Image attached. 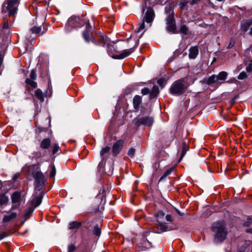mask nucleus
Instances as JSON below:
<instances>
[{
    "label": "nucleus",
    "mask_w": 252,
    "mask_h": 252,
    "mask_svg": "<svg viewBox=\"0 0 252 252\" xmlns=\"http://www.w3.org/2000/svg\"><path fill=\"white\" fill-rule=\"evenodd\" d=\"M213 231L215 232V240L217 242L223 241L226 236L225 225L223 222H216L212 227Z\"/></svg>",
    "instance_id": "1"
},
{
    "label": "nucleus",
    "mask_w": 252,
    "mask_h": 252,
    "mask_svg": "<svg viewBox=\"0 0 252 252\" xmlns=\"http://www.w3.org/2000/svg\"><path fill=\"white\" fill-rule=\"evenodd\" d=\"M18 2L17 0H9L3 3L2 8V12L6 13H8L9 16L14 15L17 11Z\"/></svg>",
    "instance_id": "2"
},
{
    "label": "nucleus",
    "mask_w": 252,
    "mask_h": 252,
    "mask_svg": "<svg viewBox=\"0 0 252 252\" xmlns=\"http://www.w3.org/2000/svg\"><path fill=\"white\" fill-rule=\"evenodd\" d=\"M86 30L83 32V36L87 42H89L90 41H92L95 45L99 44L102 46L106 43L107 40V39L102 36L101 42L102 43L100 44L97 43V41L94 39L92 33L90 32L92 27L89 21L86 24Z\"/></svg>",
    "instance_id": "3"
},
{
    "label": "nucleus",
    "mask_w": 252,
    "mask_h": 252,
    "mask_svg": "<svg viewBox=\"0 0 252 252\" xmlns=\"http://www.w3.org/2000/svg\"><path fill=\"white\" fill-rule=\"evenodd\" d=\"M186 90V88L182 80H178L175 81L172 84L170 89L171 94L177 95H180L183 94Z\"/></svg>",
    "instance_id": "4"
},
{
    "label": "nucleus",
    "mask_w": 252,
    "mask_h": 252,
    "mask_svg": "<svg viewBox=\"0 0 252 252\" xmlns=\"http://www.w3.org/2000/svg\"><path fill=\"white\" fill-rule=\"evenodd\" d=\"M83 25L82 21L78 17H71L69 18L65 25V30L68 32L73 29L79 27Z\"/></svg>",
    "instance_id": "5"
},
{
    "label": "nucleus",
    "mask_w": 252,
    "mask_h": 252,
    "mask_svg": "<svg viewBox=\"0 0 252 252\" xmlns=\"http://www.w3.org/2000/svg\"><path fill=\"white\" fill-rule=\"evenodd\" d=\"M33 177L35 179V188L38 190H40L44 185L46 178H45L44 174L40 172L37 171L35 172L33 174Z\"/></svg>",
    "instance_id": "6"
},
{
    "label": "nucleus",
    "mask_w": 252,
    "mask_h": 252,
    "mask_svg": "<svg viewBox=\"0 0 252 252\" xmlns=\"http://www.w3.org/2000/svg\"><path fill=\"white\" fill-rule=\"evenodd\" d=\"M166 23L167 25V30L169 32L172 33H178L176 31L174 14L167 15Z\"/></svg>",
    "instance_id": "7"
},
{
    "label": "nucleus",
    "mask_w": 252,
    "mask_h": 252,
    "mask_svg": "<svg viewBox=\"0 0 252 252\" xmlns=\"http://www.w3.org/2000/svg\"><path fill=\"white\" fill-rule=\"evenodd\" d=\"M11 200L12 205L11 208V211L18 208L20 206L21 200V195L20 192L18 191L14 192L11 195Z\"/></svg>",
    "instance_id": "8"
},
{
    "label": "nucleus",
    "mask_w": 252,
    "mask_h": 252,
    "mask_svg": "<svg viewBox=\"0 0 252 252\" xmlns=\"http://www.w3.org/2000/svg\"><path fill=\"white\" fill-rule=\"evenodd\" d=\"M153 119L152 117L147 116L139 118L136 122V125L140 126L141 125H144L145 126H151L153 124Z\"/></svg>",
    "instance_id": "9"
},
{
    "label": "nucleus",
    "mask_w": 252,
    "mask_h": 252,
    "mask_svg": "<svg viewBox=\"0 0 252 252\" xmlns=\"http://www.w3.org/2000/svg\"><path fill=\"white\" fill-rule=\"evenodd\" d=\"M133 51V50L132 49H126L118 54L113 55L112 58L115 59H122L128 56Z\"/></svg>",
    "instance_id": "10"
},
{
    "label": "nucleus",
    "mask_w": 252,
    "mask_h": 252,
    "mask_svg": "<svg viewBox=\"0 0 252 252\" xmlns=\"http://www.w3.org/2000/svg\"><path fill=\"white\" fill-rule=\"evenodd\" d=\"M124 141L122 140L117 141L113 145L112 152L115 155H117L122 148Z\"/></svg>",
    "instance_id": "11"
},
{
    "label": "nucleus",
    "mask_w": 252,
    "mask_h": 252,
    "mask_svg": "<svg viewBox=\"0 0 252 252\" xmlns=\"http://www.w3.org/2000/svg\"><path fill=\"white\" fill-rule=\"evenodd\" d=\"M155 16L154 11L152 9H149L146 12L144 19L147 23H150L154 20Z\"/></svg>",
    "instance_id": "12"
},
{
    "label": "nucleus",
    "mask_w": 252,
    "mask_h": 252,
    "mask_svg": "<svg viewBox=\"0 0 252 252\" xmlns=\"http://www.w3.org/2000/svg\"><path fill=\"white\" fill-rule=\"evenodd\" d=\"M198 54V48L197 46H192L189 50V58L194 59L196 58Z\"/></svg>",
    "instance_id": "13"
},
{
    "label": "nucleus",
    "mask_w": 252,
    "mask_h": 252,
    "mask_svg": "<svg viewBox=\"0 0 252 252\" xmlns=\"http://www.w3.org/2000/svg\"><path fill=\"white\" fill-rule=\"evenodd\" d=\"M51 145V140L49 138L43 139L40 144V147L43 149H47Z\"/></svg>",
    "instance_id": "14"
},
{
    "label": "nucleus",
    "mask_w": 252,
    "mask_h": 252,
    "mask_svg": "<svg viewBox=\"0 0 252 252\" xmlns=\"http://www.w3.org/2000/svg\"><path fill=\"white\" fill-rule=\"evenodd\" d=\"M228 74L225 71H221L220 72L218 75H217V78L218 79V82H220V83L223 82L227 78Z\"/></svg>",
    "instance_id": "15"
},
{
    "label": "nucleus",
    "mask_w": 252,
    "mask_h": 252,
    "mask_svg": "<svg viewBox=\"0 0 252 252\" xmlns=\"http://www.w3.org/2000/svg\"><path fill=\"white\" fill-rule=\"evenodd\" d=\"M16 217L17 213L15 212H12L9 215L4 216L3 218V221L4 222H7L15 219Z\"/></svg>",
    "instance_id": "16"
},
{
    "label": "nucleus",
    "mask_w": 252,
    "mask_h": 252,
    "mask_svg": "<svg viewBox=\"0 0 252 252\" xmlns=\"http://www.w3.org/2000/svg\"><path fill=\"white\" fill-rule=\"evenodd\" d=\"M141 97L139 95H135L133 99V106L135 109L139 108L140 104L141 102Z\"/></svg>",
    "instance_id": "17"
},
{
    "label": "nucleus",
    "mask_w": 252,
    "mask_h": 252,
    "mask_svg": "<svg viewBox=\"0 0 252 252\" xmlns=\"http://www.w3.org/2000/svg\"><path fill=\"white\" fill-rule=\"evenodd\" d=\"M42 197L41 195H39L34 198L32 200V205L34 206V208L39 206L42 201Z\"/></svg>",
    "instance_id": "18"
},
{
    "label": "nucleus",
    "mask_w": 252,
    "mask_h": 252,
    "mask_svg": "<svg viewBox=\"0 0 252 252\" xmlns=\"http://www.w3.org/2000/svg\"><path fill=\"white\" fill-rule=\"evenodd\" d=\"M158 94V87L156 85H154L153 87L152 92L150 94L151 99L154 98L157 96Z\"/></svg>",
    "instance_id": "19"
},
{
    "label": "nucleus",
    "mask_w": 252,
    "mask_h": 252,
    "mask_svg": "<svg viewBox=\"0 0 252 252\" xmlns=\"http://www.w3.org/2000/svg\"><path fill=\"white\" fill-rule=\"evenodd\" d=\"M81 222L79 221H72L69 224V228L70 229H74L79 228L81 225Z\"/></svg>",
    "instance_id": "20"
},
{
    "label": "nucleus",
    "mask_w": 252,
    "mask_h": 252,
    "mask_svg": "<svg viewBox=\"0 0 252 252\" xmlns=\"http://www.w3.org/2000/svg\"><path fill=\"white\" fill-rule=\"evenodd\" d=\"M110 150V147L108 146H106L102 148L100 153V156L102 158V159H104L105 158H106V156L108 154Z\"/></svg>",
    "instance_id": "21"
},
{
    "label": "nucleus",
    "mask_w": 252,
    "mask_h": 252,
    "mask_svg": "<svg viewBox=\"0 0 252 252\" xmlns=\"http://www.w3.org/2000/svg\"><path fill=\"white\" fill-rule=\"evenodd\" d=\"M217 82L218 79L217 78V75H212L210 77H209L206 80V83L208 85H210Z\"/></svg>",
    "instance_id": "22"
},
{
    "label": "nucleus",
    "mask_w": 252,
    "mask_h": 252,
    "mask_svg": "<svg viewBox=\"0 0 252 252\" xmlns=\"http://www.w3.org/2000/svg\"><path fill=\"white\" fill-rule=\"evenodd\" d=\"M35 95L40 101H43L44 100L43 93L40 89H38L35 90Z\"/></svg>",
    "instance_id": "23"
},
{
    "label": "nucleus",
    "mask_w": 252,
    "mask_h": 252,
    "mask_svg": "<svg viewBox=\"0 0 252 252\" xmlns=\"http://www.w3.org/2000/svg\"><path fill=\"white\" fill-rule=\"evenodd\" d=\"M165 13L166 15H170L171 14H174L172 7L171 5H168L165 6Z\"/></svg>",
    "instance_id": "24"
},
{
    "label": "nucleus",
    "mask_w": 252,
    "mask_h": 252,
    "mask_svg": "<svg viewBox=\"0 0 252 252\" xmlns=\"http://www.w3.org/2000/svg\"><path fill=\"white\" fill-rule=\"evenodd\" d=\"M8 201V198L4 194L0 195V204L3 205L7 203Z\"/></svg>",
    "instance_id": "25"
},
{
    "label": "nucleus",
    "mask_w": 252,
    "mask_h": 252,
    "mask_svg": "<svg viewBox=\"0 0 252 252\" xmlns=\"http://www.w3.org/2000/svg\"><path fill=\"white\" fill-rule=\"evenodd\" d=\"M182 146V151L180 159H181L183 158V157L186 153V151L188 150V145H187L185 142H184L183 143Z\"/></svg>",
    "instance_id": "26"
},
{
    "label": "nucleus",
    "mask_w": 252,
    "mask_h": 252,
    "mask_svg": "<svg viewBox=\"0 0 252 252\" xmlns=\"http://www.w3.org/2000/svg\"><path fill=\"white\" fill-rule=\"evenodd\" d=\"M158 228L162 231L168 230V226L165 223H159L158 224Z\"/></svg>",
    "instance_id": "27"
},
{
    "label": "nucleus",
    "mask_w": 252,
    "mask_h": 252,
    "mask_svg": "<svg viewBox=\"0 0 252 252\" xmlns=\"http://www.w3.org/2000/svg\"><path fill=\"white\" fill-rule=\"evenodd\" d=\"M189 29L186 25H182L179 31L180 33H183L185 35H187L188 33Z\"/></svg>",
    "instance_id": "28"
},
{
    "label": "nucleus",
    "mask_w": 252,
    "mask_h": 252,
    "mask_svg": "<svg viewBox=\"0 0 252 252\" xmlns=\"http://www.w3.org/2000/svg\"><path fill=\"white\" fill-rule=\"evenodd\" d=\"M26 82L27 84L31 85L34 88L37 87V83L32 79H27L26 81Z\"/></svg>",
    "instance_id": "29"
},
{
    "label": "nucleus",
    "mask_w": 252,
    "mask_h": 252,
    "mask_svg": "<svg viewBox=\"0 0 252 252\" xmlns=\"http://www.w3.org/2000/svg\"><path fill=\"white\" fill-rule=\"evenodd\" d=\"M41 31V28L40 27L35 26L31 29V31L33 33H36V34L40 32Z\"/></svg>",
    "instance_id": "30"
},
{
    "label": "nucleus",
    "mask_w": 252,
    "mask_h": 252,
    "mask_svg": "<svg viewBox=\"0 0 252 252\" xmlns=\"http://www.w3.org/2000/svg\"><path fill=\"white\" fill-rule=\"evenodd\" d=\"M53 150H52V153L53 154H57L59 151H60V147L58 145V144L56 143H54L52 145Z\"/></svg>",
    "instance_id": "31"
},
{
    "label": "nucleus",
    "mask_w": 252,
    "mask_h": 252,
    "mask_svg": "<svg viewBox=\"0 0 252 252\" xmlns=\"http://www.w3.org/2000/svg\"><path fill=\"white\" fill-rule=\"evenodd\" d=\"M93 233L97 236H99L101 234V229L98 225H95L93 230Z\"/></svg>",
    "instance_id": "32"
},
{
    "label": "nucleus",
    "mask_w": 252,
    "mask_h": 252,
    "mask_svg": "<svg viewBox=\"0 0 252 252\" xmlns=\"http://www.w3.org/2000/svg\"><path fill=\"white\" fill-rule=\"evenodd\" d=\"M248 76L246 72L243 71L241 72L239 76H238V78L239 80H243L247 78Z\"/></svg>",
    "instance_id": "33"
},
{
    "label": "nucleus",
    "mask_w": 252,
    "mask_h": 252,
    "mask_svg": "<svg viewBox=\"0 0 252 252\" xmlns=\"http://www.w3.org/2000/svg\"><path fill=\"white\" fill-rule=\"evenodd\" d=\"M76 249L74 244H71L68 245L67 248V252H73Z\"/></svg>",
    "instance_id": "34"
},
{
    "label": "nucleus",
    "mask_w": 252,
    "mask_h": 252,
    "mask_svg": "<svg viewBox=\"0 0 252 252\" xmlns=\"http://www.w3.org/2000/svg\"><path fill=\"white\" fill-rule=\"evenodd\" d=\"M145 28V23L144 21H142L139 24V26L138 28V32H140L143 30Z\"/></svg>",
    "instance_id": "35"
},
{
    "label": "nucleus",
    "mask_w": 252,
    "mask_h": 252,
    "mask_svg": "<svg viewBox=\"0 0 252 252\" xmlns=\"http://www.w3.org/2000/svg\"><path fill=\"white\" fill-rule=\"evenodd\" d=\"M172 171V169L167 170L161 177L160 180H162L164 178H166L167 176H168L171 173Z\"/></svg>",
    "instance_id": "36"
},
{
    "label": "nucleus",
    "mask_w": 252,
    "mask_h": 252,
    "mask_svg": "<svg viewBox=\"0 0 252 252\" xmlns=\"http://www.w3.org/2000/svg\"><path fill=\"white\" fill-rule=\"evenodd\" d=\"M135 150L133 148H131L128 151V153H127V154L128 156L132 157L134 156V154H135Z\"/></svg>",
    "instance_id": "37"
},
{
    "label": "nucleus",
    "mask_w": 252,
    "mask_h": 252,
    "mask_svg": "<svg viewBox=\"0 0 252 252\" xmlns=\"http://www.w3.org/2000/svg\"><path fill=\"white\" fill-rule=\"evenodd\" d=\"M56 175V168L54 166L52 167V169L50 171V176L51 177H54Z\"/></svg>",
    "instance_id": "38"
},
{
    "label": "nucleus",
    "mask_w": 252,
    "mask_h": 252,
    "mask_svg": "<svg viewBox=\"0 0 252 252\" xmlns=\"http://www.w3.org/2000/svg\"><path fill=\"white\" fill-rule=\"evenodd\" d=\"M141 93L143 95L147 94L150 93V90L147 88H144L142 90Z\"/></svg>",
    "instance_id": "39"
},
{
    "label": "nucleus",
    "mask_w": 252,
    "mask_h": 252,
    "mask_svg": "<svg viewBox=\"0 0 252 252\" xmlns=\"http://www.w3.org/2000/svg\"><path fill=\"white\" fill-rule=\"evenodd\" d=\"M30 77L32 80H35L36 78V74L34 70H32L30 74Z\"/></svg>",
    "instance_id": "40"
},
{
    "label": "nucleus",
    "mask_w": 252,
    "mask_h": 252,
    "mask_svg": "<svg viewBox=\"0 0 252 252\" xmlns=\"http://www.w3.org/2000/svg\"><path fill=\"white\" fill-rule=\"evenodd\" d=\"M165 219L167 221L169 222H172L173 220V219L172 218V216L171 215H167L165 217Z\"/></svg>",
    "instance_id": "41"
},
{
    "label": "nucleus",
    "mask_w": 252,
    "mask_h": 252,
    "mask_svg": "<svg viewBox=\"0 0 252 252\" xmlns=\"http://www.w3.org/2000/svg\"><path fill=\"white\" fill-rule=\"evenodd\" d=\"M247 220H248V221L245 222L244 223V225L246 226H249L252 222V220L250 218H248Z\"/></svg>",
    "instance_id": "42"
},
{
    "label": "nucleus",
    "mask_w": 252,
    "mask_h": 252,
    "mask_svg": "<svg viewBox=\"0 0 252 252\" xmlns=\"http://www.w3.org/2000/svg\"><path fill=\"white\" fill-rule=\"evenodd\" d=\"M234 43H234V41H231V42L229 43V45H228V46H227V48H232V47L234 46Z\"/></svg>",
    "instance_id": "43"
},
{
    "label": "nucleus",
    "mask_w": 252,
    "mask_h": 252,
    "mask_svg": "<svg viewBox=\"0 0 252 252\" xmlns=\"http://www.w3.org/2000/svg\"><path fill=\"white\" fill-rule=\"evenodd\" d=\"M5 237H6L5 233L3 232V233L0 234V240H2Z\"/></svg>",
    "instance_id": "44"
},
{
    "label": "nucleus",
    "mask_w": 252,
    "mask_h": 252,
    "mask_svg": "<svg viewBox=\"0 0 252 252\" xmlns=\"http://www.w3.org/2000/svg\"><path fill=\"white\" fill-rule=\"evenodd\" d=\"M164 82V80L162 79H160L159 80H158V84L160 85V86H161L162 83H163Z\"/></svg>",
    "instance_id": "45"
},
{
    "label": "nucleus",
    "mask_w": 252,
    "mask_h": 252,
    "mask_svg": "<svg viewBox=\"0 0 252 252\" xmlns=\"http://www.w3.org/2000/svg\"><path fill=\"white\" fill-rule=\"evenodd\" d=\"M33 154L35 155V157L36 158H39L41 157V153L40 152H35Z\"/></svg>",
    "instance_id": "46"
},
{
    "label": "nucleus",
    "mask_w": 252,
    "mask_h": 252,
    "mask_svg": "<svg viewBox=\"0 0 252 252\" xmlns=\"http://www.w3.org/2000/svg\"><path fill=\"white\" fill-rule=\"evenodd\" d=\"M164 215V214L163 213V212H159L158 214H157V216L158 217H160V216H163Z\"/></svg>",
    "instance_id": "47"
},
{
    "label": "nucleus",
    "mask_w": 252,
    "mask_h": 252,
    "mask_svg": "<svg viewBox=\"0 0 252 252\" xmlns=\"http://www.w3.org/2000/svg\"><path fill=\"white\" fill-rule=\"evenodd\" d=\"M200 0H192L191 2V4L193 5L197 3Z\"/></svg>",
    "instance_id": "48"
},
{
    "label": "nucleus",
    "mask_w": 252,
    "mask_h": 252,
    "mask_svg": "<svg viewBox=\"0 0 252 252\" xmlns=\"http://www.w3.org/2000/svg\"><path fill=\"white\" fill-rule=\"evenodd\" d=\"M176 211H177V213H178L179 215H180V216H182V215H183V214H182V213H181L179 210H176Z\"/></svg>",
    "instance_id": "49"
},
{
    "label": "nucleus",
    "mask_w": 252,
    "mask_h": 252,
    "mask_svg": "<svg viewBox=\"0 0 252 252\" xmlns=\"http://www.w3.org/2000/svg\"><path fill=\"white\" fill-rule=\"evenodd\" d=\"M8 24L7 23H4L3 25L4 28H7L8 27Z\"/></svg>",
    "instance_id": "50"
},
{
    "label": "nucleus",
    "mask_w": 252,
    "mask_h": 252,
    "mask_svg": "<svg viewBox=\"0 0 252 252\" xmlns=\"http://www.w3.org/2000/svg\"><path fill=\"white\" fill-rule=\"evenodd\" d=\"M250 34L251 35H252V27L250 29Z\"/></svg>",
    "instance_id": "51"
}]
</instances>
